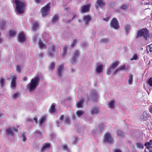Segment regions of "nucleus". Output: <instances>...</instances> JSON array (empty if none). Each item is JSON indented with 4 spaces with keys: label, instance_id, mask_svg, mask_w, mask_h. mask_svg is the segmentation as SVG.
Masks as SVG:
<instances>
[{
    "label": "nucleus",
    "instance_id": "6",
    "mask_svg": "<svg viewBox=\"0 0 152 152\" xmlns=\"http://www.w3.org/2000/svg\"><path fill=\"white\" fill-rule=\"evenodd\" d=\"M104 142L109 144H112L113 142V139L111 135L109 132H106L104 136Z\"/></svg>",
    "mask_w": 152,
    "mask_h": 152
},
{
    "label": "nucleus",
    "instance_id": "28",
    "mask_svg": "<svg viewBox=\"0 0 152 152\" xmlns=\"http://www.w3.org/2000/svg\"><path fill=\"white\" fill-rule=\"evenodd\" d=\"M145 152H152V146L146 147L145 149Z\"/></svg>",
    "mask_w": 152,
    "mask_h": 152
},
{
    "label": "nucleus",
    "instance_id": "41",
    "mask_svg": "<svg viewBox=\"0 0 152 152\" xmlns=\"http://www.w3.org/2000/svg\"><path fill=\"white\" fill-rule=\"evenodd\" d=\"M138 58V57L137 54H135L133 56L132 58H130V60L131 61L133 60H136Z\"/></svg>",
    "mask_w": 152,
    "mask_h": 152
},
{
    "label": "nucleus",
    "instance_id": "20",
    "mask_svg": "<svg viewBox=\"0 0 152 152\" xmlns=\"http://www.w3.org/2000/svg\"><path fill=\"white\" fill-rule=\"evenodd\" d=\"M56 110L55 107V105L54 104H52L49 109V111L50 113H54Z\"/></svg>",
    "mask_w": 152,
    "mask_h": 152
},
{
    "label": "nucleus",
    "instance_id": "32",
    "mask_svg": "<svg viewBox=\"0 0 152 152\" xmlns=\"http://www.w3.org/2000/svg\"><path fill=\"white\" fill-rule=\"evenodd\" d=\"M117 135L118 136L124 137V134L123 132L120 130L116 132Z\"/></svg>",
    "mask_w": 152,
    "mask_h": 152
},
{
    "label": "nucleus",
    "instance_id": "22",
    "mask_svg": "<svg viewBox=\"0 0 152 152\" xmlns=\"http://www.w3.org/2000/svg\"><path fill=\"white\" fill-rule=\"evenodd\" d=\"M67 45H65L63 48V52L62 53V56L64 58L66 56V55L67 53Z\"/></svg>",
    "mask_w": 152,
    "mask_h": 152
},
{
    "label": "nucleus",
    "instance_id": "34",
    "mask_svg": "<svg viewBox=\"0 0 152 152\" xmlns=\"http://www.w3.org/2000/svg\"><path fill=\"white\" fill-rule=\"evenodd\" d=\"M84 113L83 111L79 110L76 112V114L78 117H79L83 115Z\"/></svg>",
    "mask_w": 152,
    "mask_h": 152
},
{
    "label": "nucleus",
    "instance_id": "33",
    "mask_svg": "<svg viewBox=\"0 0 152 152\" xmlns=\"http://www.w3.org/2000/svg\"><path fill=\"white\" fill-rule=\"evenodd\" d=\"M15 30H10L9 33V34L10 37H13L15 36Z\"/></svg>",
    "mask_w": 152,
    "mask_h": 152
},
{
    "label": "nucleus",
    "instance_id": "24",
    "mask_svg": "<svg viewBox=\"0 0 152 152\" xmlns=\"http://www.w3.org/2000/svg\"><path fill=\"white\" fill-rule=\"evenodd\" d=\"M38 23L37 22H34L32 24V29L33 31H35L38 27Z\"/></svg>",
    "mask_w": 152,
    "mask_h": 152
},
{
    "label": "nucleus",
    "instance_id": "42",
    "mask_svg": "<svg viewBox=\"0 0 152 152\" xmlns=\"http://www.w3.org/2000/svg\"><path fill=\"white\" fill-rule=\"evenodd\" d=\"M55 64L54 63H52L50 65V69L51 70L54 69L55 68Z\"/></svg>",
    "mask_w": 152,
    "mask_h": 152
},
{
    "label": "nucleus",
    "instance_id": "40",
    "mask_svg": "<svg viewBox=\"0 0 152 152\" xmlns=\"http://www.w3.org/2000/svg\"><path fill=\"white\" fill-rule=\"evenodd\" d=\"M19 93L17 92L15 93L13 95L12 97L14 99H16L19 96Z\"/></svg>",
    "mask_w": 152,
    "mask_h": 152
},
{
    "label": "nucleus",
    "instance_id": "9",
    "mask_svg": "<svg viewBox=\"0 0 152 152\" xmlns=\"http://www.w3.org/2000/svg\"><path fill=\"white\" fill-rule=\"evenodd\" d=\"M64 65L63 64H61L58 66L57 70L58 75L59 76H61L62 71L64 69Z\"/></svg>",
    "mask_w": 152,
    "mask_h": 152
},
{
    "label": "nucleus",
    "instance_id": "17",
    "mask_svg": "<svg viewBox=\"0 0 152 152\" xmlns=\"http://www.w3.org/2000/svg\"><path fill=\"white\" fill-rule=\"evenodd\" d=\"M83 100L81 99L79 101H77L76 104V106L78 108H81L83 106Z\"/></svg>",
    "mask_w": 152,
    "mask_h": 152
},
{
    "label": "nucleus",
    "instance_id": "4",
    "mask_svg": "<svg viewBox=\"0 0 152 152\" xmlns=\"http://www.w3.org/2000/svg\"><path fill=\"white\" fill-rule=\"evenodd\" d=\"M50 4H47L41 10L42 15L43 17H45L49 14V11L50 9Z\"/></svg>",
    "mask_w": 152,
    "mask_h": 152
},
{
    "label": "nucleus",
    "instance_id": "38",
    "mask_svg": "<svg viewBox=\"0 0 152 152\" xmlns=\"http://www.w3.org/2000/svg\"><path fill=\"white\" fill-rule=\"evenodd\" d=\"M79 52L77 50H75V52L74 53V56L73 57L77 58L79 56Z\"/></svg>",
    "mask_w": 152,
    "mask_h": 152
},
{
    "label": "nucleus",
    "instance_id": "59",
    "mask_svg": "<svg viewBox=\"0 0 152 152\" xmlns=\"http://www.w3.org/2000/svg\"><path fill=\"white\" fill-rule=\"evenodd\" d=\"M38 56L40 58L41 57H42L43 56V53H40L39 54Z\"/></svg>",
    "mask_w": 152,
    "mask_h": 152
},
{
    "label": "nucleus",
    "instance_id": "19",
    "mask_svg": "<svg viewBox=\"0 0 152 152\" xmlns=\"http://www.w3.org/2000/svg\"><path fill=\"white\" fill-rule=\"evenodd\" d=\"M115 101L114 100H111L109 102L108 107L110 108L114 109Z\"/></svg>",
    "mask_w": 152,
    "mask_h": 152
},
{
    "label": "nucleus",
    "instance_id": "56",
    "mask_svg": "<svg viewBox=\"0 0 152 152\" xmlns=\"http://www.w3.org/2000/svg\"><path fill=\"white\" fill-rule=\"evenodd\" d=\"M41 0H34V2L37 4H40L41 3Z\"/></svg>",
    "mask_w": 152,
    "mask_h": 152
},
{
    "label": "nucleus",
    "instance_id": "11",
    "mask_svg": "<svg viewBox=\"0 0 152 152\" xmlns=\"http://www.w3.org/2000/svg\"><path fill=\"white\" fill-rule=\"evenodd\" d=\"M119 64V62L118 60L113 61L111 65L110 66V69H114Z\"/></svg>",
    "mask_w": 152,
    "mask_h": 152
},
{
    "label": "nucleus",
    "instance_id": "29",
    "mask_svg": "<svg viewBox=\"0 0 152 152\" xmlns=\"http://www.w3.org/2000/svg\"><path fill=\"white\" fill-rule=\"evenodd\" d=\"M58 19V16L56 15L53 16L52 18V21L53 23L56 22Z\"/></svg>",
    "mask_w": 152,
    "mask_h": 152
},
{
    "label": "nucleus",
    "instance_id": "13",
    "mask_svg": "<svg viewBox=\"0 0 152 152\" xmlns=\"http://www.w3.org/2000/svg\"><path fill=\"white\" fill-rule=\"evenodd\" d=\"M98 112V108L94 107L92 108V110L90 111V113L92 115L97 114Z\"/></svg>",
    "mask_w": 152,
    "mask_h": 152
},
{
    "label": "nucleus",
    "instance_id": "15",
    "mask_svg": "<svg viewBox=\"0 0 152 152\" xmlns=\"http://www.w3.org/2000/svg\"><path fill=\"white\" fill-rule=\"evenodd\" d=\"M50 144L49 143H45L43 145L41 149L42 152H43L44 151L46 148H49L50 147Z\"/></svg>",
    "mask_w": 152,
    "mask_h": 152
},
{
    "label": "nucleus",
    "instance_id": "51",
    "mask_svg": "<svg viewBox=\"0 0 152 152\" xmlns=\"http://www.w3.org/2000/svg\"><path fill=\"white\" fill-rule=\"evenodd\" d=\"M22 136L23 137V141L25 142L27 140V138L25 136L24 134H22Z\"/></svg>",
    "mask_w": 152,
    "mask_h": 152
},
{
    "label": "nucleus",
    "instance_id": "47",
    "mask_svg": "<svg viewBox=\"0 0 152 152\" xmlns=\"http://www.w3.org/2000/svg\"><path fill=\"white\" fill-rule=\"evenodd\" d=\"M17 79V76L15 75L12 76V80L11 82H16V80Z\"/></svg>",
    "mask_w": 152,
    "mask_h": 152
},
{
    "label": "nucleus",
    "instance_id": "46",
    "mask_svg": "<svg viewBox=\"0 0 152 152\" xmlns=\"http://www.w3.org/2000/svg\"><path fill=\"white\" fill-rule=\"evenodd\" d=\"M137 146L139 148H143L144 145L142 144L138 143L137 144Z\"/></svg>",
    "mask_w": 152,
    "mask_h": 152
},
{
    "label": "nucleus",
    "instance_id": "23",
    "mask_svg": "<svg viewBox=\"0 0 152 152\" xmlns=\"http://www.w3.org/2000/svg\"><path fill=\"white\" fill-rule=\"evenodd\" d=\"M96 2L99 6H102L105 4L103 0H97Z\"/></svg>",
    "mask_w": 152,
    "mask_h": 152
},
{
    "label": "nucleus",
    "instance_id": "37",
    "mask_svg": "<svg viewBox=\"0 0 152 152\" xmlns=\"http://www.w3.org/2000/svg\"><path fill=\"white\" fill-rule=\"evenodd\" d=\"M152 145V140H150L149 142H146L145 144V146L148 147Z\"/></svg>",
    "mask_w": 152,
    "mask_h": 152
},
{
    "label": "nucleus",
    "instance_id": "54",
    "mask_svg": "<svg viewBox=\"0 0 152 152\" xmlns=\"http://www.w3.org/2000/svg\"><path fill=\"white\" fill-rule=\"evenodd\" d=\"M76 59H77V58L73 57L72 58V59L71 60V63L72 64L75 62L76 60Z\"/></svg>",
    "mask_w": 152,
    "mask_h": 152
},
{
    "label": "nucleus",
    "instance_id": "12",
    "mask_svg": "<svg viewBox=\"0 0 152 152\" xmlns=\"http://www.w3.org/2000/svg\"><path fill=\"white\" fill-rule=\"evenodd\" d=\"M18 39L19 41L21 42H25V36L23 32H22L20 33L18 36Z\"/></svg>",
    "mask_w": 152,
    "mask_h": 152
},
{
    "label": "nucleus",
    "instance_id": "18",
    "mask_svg": "<svg viewBox=\"0 0 152 152\" xmlns=\"http://www.w3.org/2000/svg\"><path fill=\"white\" fill-rule=\"evenodd\" d=\"M129 79L128 80V83L130 85L133 83V75L131 73H130L129 75Z\"/></svg>",
    "mask_w": 152,
    "mask_h": 152
},
{
    "label": "nucleus",
    "instance_id": "8",
    "mask_svg": "<svg viewBox=\"0 0 152 152\" xmlns=\"http://www.w3.org/2000/svg\"><path fill=\"white\" fill-rule=\"evenodd\" d=\"M83 19L85 23V25H87L89 23L91 20V18L90 15H87L83 16Z\"/></svg>",
    "mask_w": 152,
    "mask_h": 152
},
{
    "label": "nucleus",
    "instance_id": "31",
    "mask_svg": "<svg viewBox=\"0 0 152 152\" xmlns=\"http://www.w3.org/2000/svg\"><path fill=\"white\" fill-rule=\"evenodd\" d=\"M39 44L40 48H46L45 45L42 41H39Z\"/></svg>",
    "mask_w": 152,
    "mask_h": 152
},
{
    "label": "nucleus",
    "instance_id": "48",
    "mask_svg": "<svg viewBox=\"0 0 152 152\" xmlns=\"http://www.w3.org/2000/svg\"><path fill=\"white\" fill-rule=\"evenodd\" d=\"M148 83L150 86H152V77H151L149 79Z\"/></svg>",
    "mask_w": 152,
    "mask_h": 152
},
{
    "label": "nucleus",
    "instance_id": "57",
    "mask_svg": "<svg viewBox=\"0 0 152 152\" xmlns=\"http://www.w3.org/2000/svg\"><path fill=\"white\" fill-rule=\"evenodd\" d=\"M101 41L102 42H106L108 41V39L105 38L101 40Z\"/></svg>",
    "mask_w": 152,
    "mask_h": 152
},
{
    "label": "nucleus",
    "instance_id": "45",
    "mask_svg": "<svg viewBox=\"0 0 152 152\" xmlns=\"http://www.w3.org/2000/svg\"><path fill=\"white\" fill-rule=\"evenodd\" d=\"M128 8V6L126 4H123L121 7V8L122 10L126 9Z\"/></svg>",
    "mask_w": 152,
    "mask_h": 152
},
{
    "label": "nucleus",
    "instance_id": "43",
    "mask_svg": "<svg viewBox=\"0 0 152 152\" xmlns=\"http://www.w3.org/2000/svg\"><path fill=\"white\" fill-rule=\"evenodd\" d=\"M16 70L17 72H19L21 73V69L20 68V66L19 65H17L16 66Z\"/></svg>",
    "mask_w": 152,
    "mask_h": 152
},
{
    "label": "nucleus",
    "instance_id": "58",
    "mask_svg": "<svg viewBox=\"0 0 152 152\" xmlns=\"http://www.w3.org/2000/svg\"><path fill=\"white\" fill-rule=\"evenodd\" d=\"M34 133L36 134H41V132L40 131L37 130L34 132Z\"/></svg>",
    "mask_w": 152,
    "mask_h": 152
},
{
    "label": "nucleus",
    "instance_id": "50",
    "mask_svg": "<svg viewBox=\"0 0 152 152\" xmlns=\"http://www.w3.org/2000/svg\"><path fill=\"white\" fill-rule=\"evenodd\" d=\"M63 149L65 151H68V148L67 146L66 145H64L62 146Z\"/></svg>",
    "mask_w": 152,
    "mask_h": 152
},
{
    "label": "nucleus",
    "instance_id": "3",
    "mask_svg": "<svg viewBox=\"0 0 152 152\" xmlns=\"http://www.w3.org/2000/svg\"><path fill=\"white\" fill-rule=\"evenodd\" d=\"M39 80V78L38 76H36L34 79H31L28 86V88L30 91L33 90L36 88Z\"/></svg>",
    "mask_w": 152,
    "mask_h": 152
},
{
    "label": "nucleus",
    "instance_id": "53",
    "mask_svg": "<svg viewBox=\"0 0 152 152\" xmlns=\"http://www.w3.org/2000/svg\"><path fill=\"white\" fill-rule=\"evenodd\" d=\"M120 69L118 68H117L115 70L114 72L113 73V74L114 75H116L119 71Z\"/></svg>",
    "mask_w": 152,
    "mask_h": 152
},
{
    "label": "nucleus",
    "instance_id": "7",
    "mask_svg": "<svg viewBox=\"0 0 152 152\" xmlns=\"http://www.w3.org/2000/svg\"><path fill=\"white\" fill-rule=\"evenodd\" d=\"M91 7L90 4H88L81 7V10L82 13H86L90 11Z\"/></svg>",
    "mask_w": 152,
    "mask_h": 152
},
{
    "label": "nucleus",
    "instance_id": "1",
    "mask_svg": "<svg viewBox=\"0 0 152 152\" xmlns=\"http://www.w3.org/2000/svg\"><path fill=\"white\" fill-rule=\"evenodd\" d=\"M150 36L149 30L146 28H145L138 31L136 38L142 37L145 40H147Z\"/></svg>",
    "mask_w": 152,
    "mask_h": 152
},
{
    "label": "nucleus",
    "instance_id": "63",
    "mask_svg": "<svg viewBox=\"0 0 152 152\" xmlns=\"http://www.w3.org/2000/svg\"><path fill=\"white\" fill-rule=\"evenodd\" d=\"M109 18L108 17L106 18H104L103 19V20L106 21H107L108 20Z\"/></svg>",
    "mask_w": 152,
    "mask_h": 152
},
{
    "label": "nucleus",
    "instance_id": "60",
    "mask_svg": "<svg viewBox=\"0 0 152 152\" xmlns=\"http://www.w3.org/2000/svg\"><path fill=\"white\" fill-rule=\"evenodd\" d=\"M149 112L151 113H152V105L149 108Z\"/></svg>",
    "mask_w": 152,
    "mask_h": 152
},
{
    "label": "nucleus",
    "instance_id": "26",
    "mask_svg": "<svg viewBox=\"0 0 152 152\" xmlns=\"http://www.w3.org/2000/svg\"><path fill=\"white\" fill-rule=\"evenodd\" d=\"M6 23L4 21H3L1 22V23L0 26L1 27V29L2 30L5 29V28L6 26Z\"/></svg>",
    "mask_w": 152,
    "mask_h": 152
},
{
    "label": "nucleus",
    "instance_id": "52",
    "mask_svg": "<svg viewBox=\"0 0 152 152\" xmlns=\"http://www.w3.org/2000/svg\"><path fill=\"white\" fill-rule=\"evenodd\" d=\"M113 69H110V66H109V69L107 71V75H109L111 73V70Z\"/></svg>",
    "mask_w": 152,
    "mask_h": 152
},
{
    "label": "nucleus",
    "instance_id": "39",
    "mask_svg": "<svg viewBox=\"0 0 152 152\" xmlns=\"http://www.w3.org/2000/svg\"><path fill=\"white\" fill-rule=\"evenodd\" d=\"M46 119V117L45 116H43L41 119L40 121H39V124H42L43 123L45 120Z\"/></svg>",
    "mask_w": 152,
    "mask_h": 152
},
{
    "label": "nucleus",
    "instance_id": "55",
    "mask_svg": "<svg viewBox=\"0 0 152 152\" xmlns=\"http://www.w3.org/2000/svg\"><path fill=\"white\" fill-rule=\"evenodd\" d=\"M113 152H122L121 150L119 148H115L113 151Z\"/></svg>",
    "mask_w": 152,
    "mask_h": 152
},
{
    "label": "nucleus",
    "instance_id": "16",
    "mask_svg": "<svg viewBox=\"0 0 152 152\" xmlns=\"http://www.w3.org/2000/svg\"><path fill=\"white\" fill-rule=\"evenodd\" d=\"M6 132L7 134L10 135L11 136H13V133L12 129L10 128H8L6 129Z\"/></svg>",
    "mask_w": 152,
    "mask_h": 152
},
{
    "label": "nucleus",
    "instance_id": "36",
    "mask_svg": "<svg viewBox=\"0 0 152 152\" xmlns=\"http://www.w3.org/2000/svg\"><path fill=\"white\" fill-rule=\"evenodd\" d=\"M10 85L11 87L12 88L14 89H15V88L17 86V84L16 82H11Z\"/></svg>",
    "mask_w": 152,
    "mask_h": 152
},
{
    "label": "nucleus",
    "instance_id": "14",
    "mask_svg": "<svg viewBox=\"0 0 152 152\" xmlns=\"http://www.w3.org/2000/svg\"><path fill=\"white\" fill-rule=\"evenodd\" d=\"M103 66L102 64L97 65L96 68V72L97 73H100L103 71Z\"/></svg>",
    "mask_w": 152,
    "mask_h": 152
},
{
    "label": "nucleus",
    "instance_id": "64",
    "mask_svg": "<svg viewBox=\"0 0 152 152\" xmlns=\"http://www.w3.org/2000/svg\"><path fill=\"white\" fill-rule=\"evenodd\" d=\"M64 118V115H61L60 118V120H63Z\"/></svg>",
    "mask_w": 152,
    "mask_h": 152
},
{
    "label": "nucleus",
    "instance_id": "61",
    "mask_svg": "<svg viewBox=\"0 0 152 152\" xmlns=\"http://www.w3.org/2000/svg\"><path fill=\"white\" fill-rule=\"evenodd\" d=\"M28 79V78L26 76H25L23 78V80L24 81H26Z\"/></svg>",
    "mask_w": 152,
    "mask_h": 152
},
{
    "label": "nucleus",
    "instance_id": "62",
    "mask_svg": "<svg viewBox=\"0 0 152 152\" xmlns=\"http://www.w3.org/2000/svg\"><path fill=\"white\" fill-rule=\"evenodd\" d=\"M34 120L35 121V123L36 124H37L38 123L37 118H34Z\"/></svg>",
    "mask_w": 152,
    "mask_h": 152
},
{
    "label": "nucleus",
    "instance_id": "5",
    "mask_svg": "<svg viewBox=\"0 0 152 152\" xmlns=\"http://www.w3.org/2000/svg\"><path fill=\"white\" fill-rule=\"evenodd\" d=\"M110 26L111 27L115 29H118L120 27L118 20L115 18H113L111 20L110 23Z\"/></svg>",
    "mask_w": 152,
    "mask_h": 152
},
{
    "label": "nucleus",
    "instance_id": "30",
    "mask_svg": "<svg viewBox=\"0 0 152 152\" xmlns=\"http://www.w3.org/2000/svg\"><path fill=\"white\" fill-rule=\"evenodd\" d=\"M147 50L148 53H149V51L151 52H152V44L148 45L147 48Z\"/></svg>",
    "mask_w": 152,
    "mask_h": 152
},
{
    "label": "nucleus",
    "instance_id": "44",
    "mask_svg": "<svg viewBox=\"0 0 152 152\" xmlns=\"http://www.w3.org/2000/svg\"><path fill=\"white\" fill-rule=\"evenodd\" d=\"M119 69L121 70H127L128 68H126L124 65H121L119 67Z\"/></svg>",
    "mask_w": 152,
    "mask_h": 152
},
{
    "label": "nucleus",
    "instance_id": "10",
    "mask_svg": "<svg viewBox=\"0 0 152 152\" xmlns=\"http://www.w3.org/2000/svg\"><path fill=\"white\" fill-rule=\"evenodd\" d=\"M91 96L94 101H96L98 98L97 92L93 90L91 91Z\"/></svg>",
    "mask_w": 152,
    "mask_h": 152
},
{
    "label": "nucleus",
    "instance_id": "2",
    "mask_svg": "<svg viewBox=\"0 0 152 152\" xmlns=\"http://www.w3.org/2000/svg\"><path fill=\"white\" fill-rule=\"evenodd\" d=\"M14 2L16 6V10L20 14H23L26 7L25 2L19 0H14Z\"/></svg>",
    "mask_w": 152,
    "mask_h": 152
},
{
    "label": "nucleus",
    "instance_id": "21",
    "mask_svg": "<svg viewBox=\"0 0 152 152\" xmlns=\"http://www.w3.org/2000/svg\"><path fill=\"white\" fill-rule=\"evenodd\" d=\"M55 50V46L52 45L51 46V48L50 49V51L52 52H48V53L49 54V55L51 56L53 55H54V53Z\"/></svg>",
    "mask_w": 152,
    "mask_h": 152
},
{
    "label": "nucleus",
    "instance_id": "25",
    "mask_svg": "<svg viewBox=\"0 0 152 152\" xmlns=\"http://www.w3.org/2000/svg\"><path fill=\"white\" fill-rule=\"evenodd\" d=\"M124 30L125 32V34L128 35L130 30V27L128 25H126L124 27Z\"/></svg>",
    "mask_w": 152,
    "mask_h": 152
},
{
    "label": "nucleus",
    "instance_id": "35",
    "mask_svg": "<svg viewBox=\"0 0 152 152\" xmlns=\"http://www.w3.org/2000/svg\"><path fill=\"white\" fill-rule=\"evenodd\" d=\"M147 113L146 112L144 111L142 114L141 115V118L142 119L143 121L145 120V118H146V115H147Z\"/></svg>",
    "mask_w": 152,
    "mask_h": 152
},
{
    "label": "nucleus",
    "instance_id": "49",
    "mask_svg": "<svg viewBox=\"0 0 152 152\" xmlns=\"http://www.w3.org/2000/svg\"><path fill=\"white\" fill-rule=\"evenodd\" d=\"M70 122V120L69 118L66 117L65 120V123L66 124H69Z\"/></svg>",
    "mask_w": 152,
    "mask_h": 152
},
{
    "label": "nucleus",
    "instance_id": "27",
    "mask_svg": "<svg viewBox=\"0 0 152 152\" xmlns=\"http://www.w3.org/2000/svg\"><path fill=\"white\" fill-rule=\"evenodd\" d=\"M0 84L2 88H3V86H5V80L4 78H1L0 79Z\"/></svg>",
    "mask_w": 152,
    "mask_h": 152
}]
</instances>
